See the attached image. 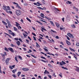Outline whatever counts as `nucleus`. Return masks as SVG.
<instances>
[{
    "instance_id": "f257e3e1",
    "label": "nucleus",
    "mask_w": 79,
    "mask_h": 79,
    "mask_svg": "<svg viewBox=\"0 0 79 79\" xmlns=\"http://www.w3.org/2000/svg\"><path fill=\"white\" fill-rule=\"evenodd\" d=\"M2 9L3 10H6V11H10V7L9 6H3Z\"/></svg>"
},
{
    "instance_id": "f03ea898",
    "label": "nucleus",
    "mask_w": 79,
    "mask_h": 79,
    "mask_svg": "<svg viewBox=\"0 0 79 79\" xmlns=\"http://www.w3.org/2000/svg\"><path fill=\"white\" fill-rule=\"evenodd\" d=\"M15 13L16 15L18 16H19V15H21V11H20L19 10H17L16 11Z\"/></svg>"
},
{
    "instance_id": "7ed1b4c3",
    "label": "nucleus",
    "mask_w": 79,
    "mask_h": 79,
    "mask_svg": "<svg viewBox=\"0 0 79 79\" xmlns=\"http://www.w3.org/2000/svg\"><path fill=\"white\" fill-rule=\"evenodd\" d=\"M9 61H10L9 58H7L5 62L7 65V64H9Z\"/></svg>"
},
{
    "instance_id": "20e7f679",
    "label": "nucleus",
    "mask_w": 79,
    "mask_h": 79,
    "mask_svg": "<svg viewBox=\"0 0 79 79\" xmlns=\"http://www.w3.org/2000/svg\"><path fill=\"white\" fill-rule=\"evenodd\" d=\"M68 35L69 37H71V38H74V36H73V35L71 34V33H68Z\"/></svg>"
},
{
    "instance_id": "39448f33",
    "label": "nucleus",
    "mask_w": 79,
    "mask_h": 79,
    "mask_svg": "<svg viewBox=\"0 0 79 79\" xmlns=\"http://www.w3.org/2000/svg\"><path fill=\"white\" fill-rule=\"evenodd\" d=\"M8 49H9V50H10V51H11V52L12 53H14V50H13V48H8Z\"/></svg>"
},
{
    "instance_id": "423d86ee",
    "label": "nucleus",
    "mask_w": 79,
    "mask_h": 79,
    "mask_svg": "<svg viewBox=\"0 0 79 79\" xmlns=\"http://www.w3.org/2000/svg\"><path fill=\"white\" fill-rule=\"evenodd\" d=\"M24 71H29V69L27 68H23L22 69Z\"/></svg>"
},
{
    "instance_id": "0eeeda50",
    "label": "nucleus",
    "mask_w": 79,
    "mask_h": 79,
    "mask_svg": "<svg viewBox=\"0 0 79 79\" xmlns=\"http://www.w3.org/2000/svg\"><path fill=\"white\" fill-rule=\"evenodd\" d=\"M44 73L45 74L46 73L47 74H50V73L49 72L47 71V70H45Z\"/></svg>"
},
{
    "instance_id": "6e6552de",
    "label": "nucleus",
    "mask_w": 79,
    "mask_h": 79,
    "mask_svg": "<svg viewBox=\"0 0 79 79\" xmlns=\"http://www.w3.org/2000/svg\"><path fill=\"white\" fill-rule=\"evenodd\" d=\"M66 44H68V45H71V43L69 42V41H68V40H66Z\"/></svg>"
},
{
    "instance_id": "1a4fd4ad",
    "label": "nucleus",
    "mask_w": 79,
    "mask_h": 79,
    "mask_svg": "<svg viewBox=\"0 0 79 79\" xmlns=\"http://www.w3.org/2000/svg\"><path fill=\"white\" fill-rule=\"evenodd\" d=\"M40 16L43 18H45V17H44V15L42 13L41 14Z\"/></svg>"
},
{
    "instance_id": "9d476101",
    "label": "nucleus",
    "mask_w": 79,
    "mask_h": 79,
    "mask_svg": "<svg viewBox=\"0 0 79 79\" xmlns=\"http://www.w3.org/2000/svg\"><path fill=\"white\" fill-rule=\"evenodd\" d=\"M16 43L18 45H19V46L20 45V44H20V41H18Z\"/></svg>"
},
{
    "instance_id": "9b49d317",
    "label": "nucleus",
    "mask_w": 79,
    "mask_h": 79,
    "mask_svg": "<svg viewBox=\"0 0 79 79\" xmlns=\"http://www.w3.org/2000/svg\"><path fill=\"white\" fill-rule=\"evenodd\" d=\"M56 25L57 27H59V26H60V24L58 23H56Z\"/></svg>"
},
{
    "instance_id": "f8f14e48",
    "label": "nucleus",
    "mask_w": 79,
    "mask_h": 79,
    "mask_svg": "<svg viewBox=\"0 0 79 79\" xmlns=\"http://www.w3.org/2000/svg\"><path fill=\"white\" fill-rule=\"evenodd\" d=\"M75 71L77 72H79V68L77 67V68L75 69Z\"/></svg>"
},
{
    "instance_id": "ddd939ff",
    "label": "nucleus",
    "mask_w": 79,
    "mask_h": 79,
    "mask_svg": "<svg viewBox=\"0 0 79 79\" xmlns=\"http://www.w3.org/2000/svg\"><path fill=\"white\" fill-rule=\"evenodd\" d=\"M16 71H17V69H15L13 70L12 71V73H13L15 74V72H16Z\"/></svg>"
},
{
    "instance_id": "4468645a",
    "label": "nucleus",
    "mask_w": 79,
    "mask_h": 79,
    "mask_svg": "<svg viewBox=\"0 0 79 79\" xmlns=\"http://www.w3.org/2000/svg\"><path fill=\"white\" fill-rule=\"evenodd\" d=\"M21 72H18V77H19V75H20V74H21Z\"/></svg>"
},
{
    "instance_id": "2eb2a0df",
    "label": "nucleus",
    "mask_w": 79,
    "mask_h": 79,
    "mask_svg": "<svg viewBox=\"0 0 79 79\" xmlns=\"http://www.w3.org/2000/svg\"><path fill=\"white\" fill-rule=\"evenodd\" d=\"M6 12L8 13H10V14H12V11H9V10H6Z\"/></svg>"
},
{
    "instance_id": "dca6fc26",
    "label": "nucleus",
    "mask_w": 79,
    "mask_h": 79,
    "mask_svg": "<svg viewBox=\"0 0 79 79\" xmlns=\"http://www.w3.org/2000/svg\"><path fill=\"white\" fill-rule=\"evenodd\" d=\"M61 67L62 68H63V69H66V70H68V69H67L66 67H64L63 66H61Z\"/></svg>"
},
{
    "instance_id": "f3484780",
    "label": "nucleus",
    "mask_w": 79,
    "mask_h": 79,
    "mask_svg": "<svg viewBox=\"0 0 79 79\" xmlns=\"http://www.w3.org/2000/svg\"><path fill=\"white\" fill-rule=\"evenodd\" d=\"M69 48L71 50V51H72V52H75V51L74 50V49L72 48Z\"/></svg>"
},
{
    "instance_id": "a211bd4d",
    "label": "nucleus",
    "mask_w": 79,
    "mask_h": 79,
    "mask_svg": "<svg viewBox=\"0 0 79 79\" xmlns=\"http://www.w3.org/2000/svg\"><path fill=\"white\" fill-rule=\"evenodd\" d=\"M28 20V21H29L30 23H31V20L30 19H29V18H26Z\"/></svg>"
},
{
    "instance_id": "6ab92c4d",
    "label": "nucleus",
    "mask_w": 79,
    "mask_h": 79,
    "mask_svg": "<svg viewBox=\"0 0 79 79\" xmlns=\"http://www.w3.org/2000/svg\"><path fill=\"white\" fill-rule=\"evenodd\" d=\"M4 50H5V51H6V52H9V50L8 49H7V48H6V47H5Z\"/></svg>"
},
{
    "instance_id": "aec40b11",
    "label": "nucleus",
    "mask_w": 79,
    "mask_h": 79,
    "mask_svg": "<svg viewBox=\"0 0 79 79\" xmlns=\"http://www.w3.org/2000/svg\"><path fill=\"white\" fill-rule=\"evenodd\" d=\"M71 26L72 27H73V28H75L76 27V26H75V25L73 24L71 25Z\"/></svg>"
},
{
    "instance_id": "412c9836",
    "label": "nucleus",
    "mask_w": 79,
    "mask_h": 79,
    "mask_svg": "<svg viewBox=\"0 0 79 79\" xmlns=\"http://www.w3.org/2000/svg\"><path fill=\"white\" fill-rule=\"evenodd\" d=\"M47 54H48V55H52L53 56H55V55H54L53 54H50L49 52H47Z\"/></svg>"
},
{
    "instance_id": "4be33fe9",
    "label": "nucleus",
    "mask_w": 79,
    "mask_h": 79,
    "mask_svg": "<svg viewBox=\"0 0 79 79\" xmlns=\"http://www.w3.org/2000/svg\"><path fill=\"white\" fill-rule=\"evenodd\" d=\"M15 23L16 24V25L17 26V27H18V26H19V23H18L16 22Z\"/></svg>"
},
{
    "instance_id": "5701e85b",
    "label": "nucleus",
    "mask_w": 79,
    "mask_h": 79,
    "mask_svg": "<svg viewBox=\"0 0 79 79\" xmlns=\"http://www.w3.org/2000/svg\"><path fill=\"white\" fill-rule=\"evenodd\" d=\"M32 62L33 63H35V60H34V59H32Z\"/></svg>"
},
{
    "instance_id": "b1692460",
    "label": "nucleus",
    "mask_w": 79,
    "mask_h": 79,
    "mask_svg": "<svg viewBox=\"0 0 79 79\" xmlns=\"http://www.w3.org/2000/svg\"><path fill=\"white\" fill-rule=\"evenodd\" d=\"M15 60L16 61V62L18 63V60H17V58L16 57H15Z\"/></svg>"
},
{
    "instance_id": "393cba45",
    "label": "nucleus",
    "mask_w": 79,
    "mask_h": 79,
    "mask_svg": "<svg viewBox=\"0 0 79 79\" xmlns=\"http://www.w3.org/2000/svg\"><path fill=\"white\" fill-rule=\"evenodd\" d=\"M38 8H39V9H40V10H44V8L40 7H38Z\"/></svg>"
},
{
    "instance_id": "a878e982",
    "label": "nucleus",
    "mask_w": 79,
    "mask_h": 79,
    "mask_svg": "<svg viewBox=\"0 0 79 79\" xmlns=\"http://www.w3.org/2000/svg\"><path fill=\"white\" fill-rule=\"evenodd\" d=\"M31 56H33V57H34V58H37V57H36L35 56H34V55H33L32 54L31 55Z\"/></svg>"
},
{
    "instance_id": "bb28decb",
    "label": "nucleus",
    "mask_w": 79,
    "mask_h": 79,
    "mask_svg": "<svg viewBox=\"0 0 79 79\" xmlns=\"http://www.w3.org/2000/svg\"><path fill=\"white\" fill-rule=\"evenodd\" d=\"M54 9H55V10H56V11H60V10H59L57 9V8L55 7Z\"/></svg>"
},
{
    "instance_id": "cd10ccee",
    "label": "nucleus",
    "mask_w": 79,
    "mask_h": 79,
    "mask_svg": "<svg viewBox=\"0 0 79 79\" xmlns=\"http://www.w3.org/2000/svg\"><path fill=\"white\" fill-rule=\"evenodd\" d=\"M36 47H38L39 46V47H40V46H39V44H38V43H37L36 42Z\"/></svg>"
},
{
    "instance_id": "c85d7f7f",
    "label": "nucleus",
    "mask_w": 79,
    "mask_h": 79,
    "mask_svg": "<svg viewBox=\"0 0 79 79\" xmlns=\"http://www.w3.org/2000/svg\"><path fill=\"white\" fill-rule=\"evenodd\" d=\"M50 23H51V24H52V26H54V23H53L52 21H50Z\"/></svg>"
},
{
    "instance_id": "c756f323",
    "label": "nucleus",
    "mask_w": 79,
    "mask_h": 79,
    "mask_svg": "<svg viewBox=\"0 0 79 79\" xmlns=\"http://www.w3.org/2000/svg\"><path fill=\"white\" fill-rule=\"evenodd\" d=\"M44 50L45 52H48V49H46L45 48H44Z\"/></svg>"
},
{
    "instance_id": "7c9ffc66",
    "label": "nucleus",
    "mask_w": 79,
    "mask_h": 79,
    "mask_svg": "<svg viewBox=\"0 0 79 79\" xmlns=\"http://www.w3.org/2000/svg\"><path fill=\"white\" fill-rule=\"evenodd\" d=\"M19 58L21 60H22V57H21V56H19Z\"/></svg>"
},
{
    "instance_id": "2f4dec72",
    "label": "nucleus",
    "mask_w": 79,
    "mask_h": 79,
    "mask_svg": "<svg viewBox=\"0 0 79 79\" xmlns=\"http://www.w3.org/2000/svg\"><path fill=\"white\" fill-rule=\"evenodd\" d=\"M67 2L69 3V4H71L72 3V2H71L70 1H68Z\"/></svg>"
},
{
    "instance_id": "473e14b6",
    "label": "nucleus",
    "mask_w": 79,
    "mask_h": 79,
    "mask_svg": "<svg viewBox=\"0 0 79 79\" xmlns=\"http://www.w3.org/2000/svg\"><path fill=\"white\" fill-rule=\"evenodd\" d=\"M62 64H66V63H65L64 61H62Z\"/></svg>"
},
{
    "instance_id": "72a5a7b5",
    "label": "nucleus",
    "mask_w": 79,
    "mask_h": 79,
    "mask_svg": "<svg viewBox=\"0 0 79 79\" xmlns=\"http://www.w3.org/2000/svg\"><path fill=\"white\" fill-rule=\"evenodd\" d=\"M48 77H49V78H50V79H52V76H51V75H48Z\"/></svg>"
},
{
    "instance_id": "f704fd0d",
    "label": "nucleus",
    "mask_w": 79,
    "mask_h": 79,
    "mask_svg": "<svg viewBox=\"0 0 79 79\" xmlns=\"http://www.w3.org/2000/svg\"><path fill=\"white\" fill-rule=\"evenodd\" d=\"M14 31H17V29H16V28L15 27H14Z\"/></svg>"
},
{
    "instance_id": "c9c22d12",
    "label": "nucleus",
    "mask_w": 79,
    "mask_h": 79,
    "mask_svg": "<svg viewBox=\"0 0 79 79\" xmlns=\"http://www.w3.org/2000/svg\"><path fill=\"white\" fill-rule=\"evenodd\" d=\"M41 58H42L43 59H44V60H45V59H46V58H45V57H43V56H41Z\"/></svg>"
},
{
    "instance_id": "e433bc0d",
    "label": "nucleus",
    "mask_w": 79,
    "mask_h": 79,
    "mask_svg": "<svg viewBox=\"0 0 79 79\" xmlns=\"http://www.w3.org/2000/svg\"><path fill=\"white\" fill-rule=\"evenodd\" d=\"M41 60V61H43V62H44V63H46V62H47V61H46L44 60Z\"/></svg>"
},
{
    "instance_id": "4c0bfd02",
    "label": "nucleus",
    "mask_w": 79,
    "mask_h": 79,
    "mask_svg": "<svg viewBox=\"0 0 79 79\" xmlns=\"http://www.w3.org/2000/svg\"><path fill=\"white\" fill-rule=\"evenodd\" d=\"M51 31H52V32H54V33H56V32L55 31L53 30H51Z\"/></svg>"
},
{
    "instance_id": "58836bf2",
    "label": "nucleus",
    "mask_w": 79,
    "mask_h": 79,
    "mask_svg": "<svg viewBox=\"0 0 79 79\" xmlns=\"http://www.w3.org/2000/svg\"><path fill=\"white\" fill-rule=\"evenodd\" d=\"M76 46H77V47H79V43H77L76 44Z\"/></svg>"
},
{
    "instance_id": "ea45409f",
    "label": "nucleus",
    "mask_w": 79,
    "mask_h": 79,
    "mask_svg": "<svg viewBox=\"0 0 79 79\" xmlns=\"http://www.w3.org/2000/svg\"><path fill=\"white\" fill-rule=\"evenodd\" d=\"M11 34L13 35V36H15V34L13 32H12L11 33Z\"/></svg>"
},
{
    "instance_id": "a19ab883",
    "label": "nucleus",
    "mask_w": 79,
    "mask_h": 79,
    "mask_svg": "<svg viewBox=\"0 0 79 79\" xmlns=\"http://www.w3.org/2000/svg\"><path fill=\"white\" fill-rule=\"evenodd\" d=\"M23 35L24 37H26V34L25 33H23Z\"/></svg>"
},
{
    "instance_id": "79ce46f5",
    "label": "nucleus",
    "mask_w": 79,
    "mask_h": 79,
    "mask_svg": "<svg viewBox=\"0 0 79 79\" xmlns=\"http://www.w3.org/2000/svg\"><path fill=\"white\" fill-rule=\"evenodd\" d=\"M36 22L37 23H40V24H42V23H41L40 22H39L38 21H36Z\"/></svg>"
},
{
    "instance_id": "37998d69",
    "label": "nucleus",
    "mask_w": 79,
    "mask_h": 79,
    "mask_svg": "<svg viewBox=\"0 0 79 79\" xmlns=\"http://www.w3.org/2000/svg\"><path fill=\"white\" fill-rule=\"evenodd\" d=\"M19 41H20L21 42H23V41H22V40H21V38H19Z\"/></svg>"
},
{
    "instance_id": "c03bdc74",
    "label": "nucleus",
    "mask_w": 79,
    "mask_h": 79,
    "mask_svg": "<svg viewBox=\"0 0 79 79\" xmlns=\"http://www.w3.org/2000/svg\"><path fill=\"white\" fill-rule=\"evenodd\" d=\"M60 66H63V64H62V63H61V62H60Z\"/></svg>"
},
{
    "instance_id": "a18cd8bd",
    "label": "nucleus",
    "mask_w": 79,
    "mask_h": 79,
    "mask_svg": "<svg viewBox=\"0 0 79 79\" xmlns=\"http://www.w3.org/2000/svg\"><path fill=\"white\" fill-rule=\"evenodd\" d=\"M48 66H49V67H52V65H51V64H48Z\"/></svg>"
},
{
    "instance_id": "49530a36",
    "label": "nucleus",
    "mask_w": 79,
    "mask_h": 79,
    "mask_svg": "<svg viewBox=\"0 0 79 79\" xmlns=\"http://www.w3.org/2000/svg\"><path fill=\"white\" fill-rule=\"evenodd\" d=\"M32 34L34 35V36H36V35L34 33H32Z\"/></svg>"
},
{
    "instance_id": "de8ad7c7",
    "label": "nucleus",
    "mask_w": 79,
    "mask_h": 79,
    "mask_svg": "<svg viewBox=\"0 0 79 79\" xmlns=\"http://www.w3.org/2000/svg\"><path fill=\"white\" fill-rule=\"evenodd\" d=\"M28 39H29V40H32L31 39V38H30V37H29V36H28Z\"/></svg>"
},
{
    "instance_id": "09e8293b",
    "label": "nucleus",
    "mask_w": 79,
    "mask_h": 79,
    "mask_svg": "<svg viewBox=\"0 0 79 79\" xmlns=\"http://www.w3.org/2000/svg\"><path fill=\"white\" fill-rule=\"evenodd\" d=\"M12 76L13 77H15V78H16V76L14 74L12 75Z\"/></svg>"
},
{
    "instance_id": "8fccbe9b",
    "label": "nucleus",
    "mask_w": 79,
    "mask_h": 79,
    "mask_svg": "<svg viewBox=\"0 0 79 79\" xmlns=\"http://www.w3.org/2000/svg\"><path fill=\"white\" fill-rule=\"evenodd\" d=\"M41 28L43 30H44V31H46V30H45V29L43 27H41Z\"/></svg>"
},
{
    "instance_id": "3c124183",
    "label": "nucleus",
    "mask_w": 79,
    "mask_h": 79,
    "mask_svg": "<svg viewBox=\"0 0 79 79\" xmlns=\"http://www.w3.org/2000/svg\"><path fill=\"white\" fill-rule=\"evenodd\" d=\"M15 40H18V38H15Z\"/></svg>"
},
{
    "instance_id": "603ef678",
    "label": "nucleus",
    "mask_w": 79,
    "mask_h": 79,
    "mask_svg": "<svg viewBox=\"0 0 79 79\" xmlns=\"http://www.w3.org/2000/svg\"><path fill=\"white\" fill-rule=\"evenodd\" d=\"M33 38H34V39L35 40H36V38L35 37L33 36Z\"/></svg>"
},
{
    "instance_id": "864d4df0",
    "label": "nucleus",
    "mask_w": 79,
    "mask_h": 79,
    "mask_svg": "<svg viewBox=\"0 0 79 79\" xmlns=\"http://www.w3.org/2000/svg\"><path fill=\"white\" fill-rule=\"evenodd\" d=\"M26 40V41H27V43L28 44H29V40Z\"/></svg>"
},
{
    "instance_id": "5fc2aeb1",
    "label": "nucleus",
    "mask_w": 79,
    "mask_h": 79,
    "mask_svg": "<svg viewBox=\"0 0 79 79\" xmlns=\"http://www.w3.org/2000/svg\"><path fill=\"white\" fill-rule=\"evenodd\" d=\"M2 55L3 57H4L5 56V54H2Z\"/></svg>"
},
{
    "instance_id": "6e6d98bb",
    "label": "nucleus",
    "mask_w": 79,
    "mask_h": 79,
    "mask_svg": "<svg viewBox=\"0 0 79 79\" xmlns=\"http://www.w3.org/2000/svg\"><path fill=\"white\" fill-rule=\"evenodd\" d=\"M66 37L67 38L68 40H70L69 38V37H68V36H66Z\"/></svg>"
},
{
    "instance_id": "4d7b16f0",
    "label": "nucleus",
    "mask_w": 79,
    "mask_h": 79,
    "mask_svg": "<svg viewBox=\"0 0 79 79\" xmlns=\"http://www.w3.org/2000/svg\"><path fill=\"white\" fill-rule=\"evenodd\" d=\"M38 40L39 41V42H42V41L40 40V39H39Z\"/></svg>"
},
{
    "instance_id": "13d9d810",
    "label": "nucleus",
    "mask_w": 79,
    "mask_h": 79,
    "mask_svg": "<svg viewBox=\"0 0 79 79\" xmlns=\"http://www.w3.org/2000/svg\"><path fill=\"white\" fill-rule=\"evenodd\" d=\"M6 21L7 22V23H9L10 22H9V21L8 20V19H6Z\"/></svg>"
},
{
    "instance_id": "bf43d9fd",
    "label": "nucleus",
    "mask_w": 79,
    "mask_h": 79,
    "mask_svg": "<svg viewBox=\"0 0 79 79\" xmlns=\"http://www.w3.org/2000/svg\"><path fill=\"white\" fill-rule=\"evenodd\" d=\"M74 56L75 58L76 59V60H77V57H76V56Z\"/></svg>"
},
{
    "instance_id": "052dcab7",
    "label": "nucleus",
    "mask_w": 79,
    "mask_h": 79,
    "mask_svg": "<svg viewBox=\"0 0 79 79\" xmlns=\"http://www.w3.org/2000/svg\"><path fill=\"white\" fill-rule=\"evenodd\" d=\"M62 20L63 21V22H64V18H63L62 19Z\"/></svg>"
},
{
    "instance_id": "680f3d73",
    "label": "nucleus",
    "mask_w": 79,
    "mask_h": 79,
    "mask_svg": "<svg viewBox=\"0 0 79 79\" xmlns=\"http://www.w3.org/2000/svg\"><path fill=\"white\" fill-rule=\"evenodd\" d=\"M9 68H10L11 69H13V68L12 67V66H10L9 67Z\"/></svg>"
},
{
    "instance_id": "e2e57ef3",
    "label": "nucleus",
    "mask_w": 79,
    "mask_h": 79,
    "mask_svg": "<svg viewBox=\"0 0 79 79\" xmlns=\"http://www.w3.org/2000/svg\"><path fill=\"white\" fill-rule=\"evenodd\" d=\"M32 28L33 29V30H35V27H32Z\"/></svg>"
},
{
    "instance_id": "0e129e2a",
    "label": "nucleus",
    "mask_w": 79,
    "mask_h": 79,
    "mask_svg": "<svg viewBox=\"0 0 79 79\" xmlns=\"http://www.w3.org/2000/svg\"><path fill=\"white\" fill-rule=\"evenodd\" d=\"M11 47H14V45L13 44H11Z\"/></svg>"
},
{
    "instance_id": "69168bd1",
    "label": "nucleus",
    "mask_w": 79,
    "mask_h": 79,
    "mask_svg": "<svg viewBox=\"0 0 79 79\" xmlns=\"http://www.w3.org/2000/svg\"><path fill=\"white\" fill-rule=\"evenodd\" d=\"M37 4H38V5H40V3L39 2H37Z\"/></svg>"
},
{
    "instance_id": "338daca9",
    "label": "nucleus",
    "mask_w": 79,
    "mask_h": 79,
    "mask_svg": "<svg viewBox=\"0 0 79 79\" xmlns=\"http://www.w3.org/2000/svg\"><path fill=\"white\" fill-rule=\"evenodd\" d=\"M12 68H15V65H14L12 66H11Z\"/></svg>"
},
{
    "instance_id": "774afa93",
    "label": "nucleus",
    "mask_w": 79,
    "mask_h": 79,
    "mask_svg": "<svg viewBox=\"0 0 79 79\" xmlns=\"http://www.w3.org/2000/svg\"><path fill=\"white\" fill-rule=\"evenodd\" d=\"M21 76V77H25V75H22Z\"/></svg>"
}]
</instances>
